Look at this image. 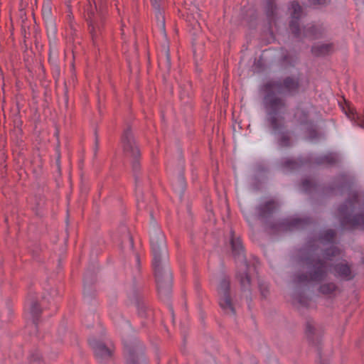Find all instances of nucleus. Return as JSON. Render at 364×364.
I'll use <instances>...</instances> for the list:
<instances>
[{
	"mask_svg": "<svg viewBox=\"0 0 364 364\" xmlns=\"http://www.w3.org/2000/svg\"><path fill=\"white\" fill-rule=\"evenodd\" d=\"M316 248L310 244L304 250L300 257L302 266L306 269V272L296 273L294 275V282L298 284L321 283L328 275L329 267L327 261L338 256L341 250L337 247H331L323 251V257L321 258L315 254Z\"/></svg>",
	"mask_w": 364,
	"mask_h": 364,
	"instance_id": "obj_1",
	"label": "nucleus"
},
{
	"mask_svg": "<svg viewBox=\"0 0 364 364\" xmlns=\"http://www.w3.org/2000/svg\"><path fill=\"white\" fill-rule=\"evenodd\" d=\"M151 245L154 255L153 268L159 295L161 299L169 296L172 289V274L170 269L163 266L161 256L166 253L165 237L161 231H157L151 237Z\"/></svg>",
	"mask_w": 364,
	"mask_h": 364,
	"instance_id": "obj_2",
	"label": "nucleus"
},
{
	"mask_svg": "<svg viewBox=\"0 0 364 364\" xmlns=\"http://www.w3.org/2000/svg\"><path fill=\"white\" fill-rule=\"evenodd\" d=\"M340 224L343 229L364 228V198L358 193H352L338 209Z\"/></svg>",
	"mask_w": 364,
	"mask_h": 364,
	"instance_id": "obj_3",
	"label": "nucleus"
},
{
	"mask_svg": "<svg viewBox=\"0 0 364 364\" xmlns=\"http://www.w3.org/2000/svg\"><path fill=\"white\" fill-rule=\"evenodd\" d=\"M264 106L267 111L266 120L268 126H272L274 129L283 125L285 117L282 114L286 109L285 100L277 95V92H267L264 97Z\"/></svg>",
	"mask_w": 364,
	"mask_h": 364,
	"instance_id": "obj_4",
	"label": "nucleus"
},
{
	"mask_svg": "<svg viewBox=\"0 0 364 364\" xmlns=\"http://www.w3.org/2000/svg\"><path fill=\"white\" fill-rule=\"evenodd\" d=\"M121 142L124 154L131 160L132 172L135 181L137 182L139 179L138 173L141 170V151L129 126L124 130Z\"/></svg>",
	"mask_w": 364,
	"mask_h": 364,
	"instance_id": "obj_5",
	"label": "nucleus"
},
{
	"mask_svg": "<svg viewBox=\"0 0 364 364\" xmlns=\"http://www.w3.org/2000/svg\"><path fill=\"white\" fill-rule=\"evenodd\" d=\"M230 244L234 258L238 262H240V270L237 273L236 278L239 281L242 291H250L251 279L247 272L249 264L245 259L242 242L239 238H235L232 231H231Z\"/></svg>",
	"mask_w": 364,
	"mask_h": 364,
	"instance_id": "obj_6",
	"label": "nucleus"
},
{
	"mask_svg": "<svg viewBox=\"0 0 364 364\" xmlns=\"http://www.w3.org/2000/svg\"><path fill=\"white\" fill-rule=\"evenodd\" d=\"M96 360L101 363H107L112 360L114 348L105 343L102 339L96 336H92L88 340Z\"/></svg>",
	"mask_w": 364,
	"mask_h": 364,
	"instance_id": "obj_7",
	"label": "nucleus"
},
{
	"mask_svg": "<svg viewBox=\"0 0 364 364\" xmlns=\"http://www.w3.org/2000/svg\"><path fill=\"white\" fill-rule=\"evenodd\" d=\"M323 330L321 326L316 323L313 319L309 318L306 321L305 335L309 342L313 346L317 347L318 355H320V350L318 346L321 342Z\"/></svg>",
	"mask_w": 364,
	"mask_h": 364,
	"instance_id": "obj_8",
	"label": "nucleus"
},
{
	"mask_svg": "<svg viewBox=\"0 0 364 364\" xmlns=\"http://www.w3.org/2000/svg\"><path fill=\"white\" fill-rule=\"evenodd\" d=\"M272 131V133L277 135L278 144L280 146L288 147L291 145V136L290 132L287 129L286 120H283V125L279 127L277 129H274L272 126H269Z\"/></svg>",
	"mask_w": 364,
	"mask_h": 364,
	"instance_id": "obj_9",
	"label": "nucleus"
},
{
	"mask_svg": "<svg viewBox=\"0 0 364 364\" xmlns=\"http://www.w3.org/2000/svg\"><path fill=\"white\" fill-rule=\"evenodd\" d=\"M277 203L274 200H269L257 206L256 210L259 220L269 218L277 210Z\"/></svg>",
	"mask_w": 364,
	"mask_h": 364,
	"instance_id": "obj_10",
	"label": "nucleus"
},
{
	"mask_svg": "<svg viewBox=\"0 0 364 364\" xmlns=\"http://www.w3.org/2000/svg\"><path fill=\"white\" fill-rule=\"evenodd\" d=\"M127 353V364H146L144 353L138 348L125 346Z\"/></svg>",
	"mask_w": 364,
	"mask_h": 364,
	"instance_id": "obj_11",
	"label": "nucleus"
},
{
	"mask_svg": "<svg viewBox=\"0 0 364 364\" xmlns=\"http://www.w3.org/2000/svg\"><path fill=\"white\" fill-rule=\"evenodd\" d=\"M333 270L336 277L346 281L352 280L355 277L350 267L347 263H338L335 264Z\"/></svg>",
	"mask_w": 364,
	"mask_h": 364,
	"instance_id": "obj_12",
	"label": "nucleus"
},
{
	"mask_svg": "<svg viewBox=\"0 0 364 364\" xmlns=\"http://www.w3.org/2000/svg\"><path fill=\"white\" fill-rule=\"evenodd\" d=\"M219 306L225 314L235 316L236 311L230 294L219 296Z\"/></svg>",
	"mask_w": 364,
	"mask_h": 364,
	"instance_id": "obj_13",
	"label": "nucleus"
},
{
	"mask_svg": "<svg viewBox=\"0 0 364 364\" xmlns=\"http://www.w3.org/2000/svg\"><path fill=\"white\" fill-rule=\"evenodd\" d=\"M339 161L338 156L334 153H328L314 158V163L316 165L333 166Z\"/></svg>",
	"mask_w": 364,
	"mask_h": 364,
	"instance_id": "obj_14",
	"label": "nucleus"
},
{
	"mask_svg": "<svg viewBox=\"0 0 364 364\" xmlns=\"http://www.w3.org/2000/svg\"><path fill=\"white\" fill-rule=\"evenodd\" d=\"M154 200L150 196L145 197L143 194H141L137 198V208L140 210L144 209L149 210V213L151 218H153L151 206L154 205Z\"/></svg>",
	"mask_w": 364,
	"mask_h": 364,
	"instance_id": "obj_15",
	"label": "nucleus"
},
{
	"mask_svg": "<svg viewBox=\"0 0 364 364\" xmlns=\"http://www.w3.org/2000/svg\"><path fill=\"white\" fill-rule=\"evenodd\" d=\"M163 0H151L153 6L156 10V17L159 28L165 35V20L162 12L160 11V4Z\"/></svg>",
	"mask_w": 364,
	"mask_h": 364,
	"instance_id": "obj_16",
	"label": "nucleus"
},
{
	"mask_svg": "<svg viewBox=\"0 0 364 364\" xmlns=\"http://www.w3.org/2000/svg\"><path fill=\"white\" fill-rule=\"evenodd\" d=\"M338 287L334 282H326L321 284L318 291L323 295H331L334 294L336 291H338Z\"/></svg>",
	"mask_w": 364,
	"mask_h": 364,
	"instance_id": "obj_17",
	"label": "nucleus"
},
{
	"mask_svg": "<svg viewBox=\"0 0 364 364\" xmlns=\"http://www.w3.org/2000/svg\"><path fill=\"white\" fill-rule=\"evenodd\" d=\"M41 312L42 309L38 302L34 299H31L30 304V313L33 317V323L35 328H37V321Z\"/></svg>",
	"mask_w": 364,
	"mask_h": 364,
	"instance_id": "obj_18",
	"label": "nucleus"
},
{
	"mask_svg": "<svg viewBox=\"0 0 364 364\" xmlns=\"http://www.w3.org/2000/svg\"><path fill=\"white\" fill-rule=\"evenodd\" d=\"M230 280L229 277H224L220 282L218 292L219 296L230 294Z\"/></svg>",
	"mask_w": 364,
	"mask_h": 364,
	"instance_id": "obj_19",
	"label": "nucleus"
},
{
	"mask_svg": "<svg viewBox=\"0 0 364 364\" xmlns=\"http://www.w3.org/2000/svg\"><path fill=\"white\" fill-rule=\"evenodd\" d=\"M294 118L299 124L302 125H305L309 122H311V120L309 119L308 112L301 108L296 109L294 113Z\"/></svg>",
	"mask_w": 364,
	"mask_h": 364,
	"instance_id": "obj_20",
	"label": "nucleus"
},
{
	"mask_svg": "<svg viewBox=\"0 0 364 364\" xmlns=\"http://www.w3.org/2000/svg\"><path fill=\"white\" fill-rule=\"evenodd\" d=\"M336 235V233L334 230L328 229L320 233L318 238L321 242L333 243L334 242Z\"/></svg>",
	"mask_w": 364,
	"mask_h": 364,
	"instance_id": "obj_21",
	"label": "nucleus"
},
{
	"mask_svg": "<svg viewBox=\"0 0 364 364\" xmlns=\"http://www.w3.org/2000/svg\"><path fill=\"white\" fill-rule=\"evenodd\" d=\"M331 46L328 44H321L314 46L312 52L316 55H326L331 50Z\"/></svg>",
	"mask_w": 364,
	"mask_h": 364,
	"instance_id": "obj_22",
	"label": "nucleus"
},
{
	"mask_svg": "<svg viewBox=\"0 0 364 364\" xmlns=\"http://www.w3.org/2000/svg\"><path fill=\"white\" fill-rule=\"evenodd\" d=\"M87 14H88L89 18H90V26H92V28L90 29V33L92 35V40L94 41L97 36V34L95 31V26H94V23H95V20L94 18V9L92 8V6L91 5L87 9Z\"/></svg>",
	"mask_w": 364,
	"mask_h": 364,
	"instance_id": "obj_23",
	"label": "nucleus"
},
{
	"mask_svg": "<svg viewBox=\"0 0 364 364\" xmlns=\"http://www.w3.org/2000/svg\"><path fill=\"white\" fill-rule=\"evenodd\" d=\"M282 166L284 168L287 169L294 170L299 168L301 164L296 160L286 159L285 161H283Z\"/></svg>",
	"mask_w": 364,
	"mask_h": 364,
	"instance_id": "obj_24",
	"label": "nucleus"
},
{
	"mask_svg": "<svg viewBox=\"0 0 364 364\" xmlns=\"http://www.w3.org/2000/svg\"><path fill=\"white\" fill-rule=\"evenodd\" d=\"M305 126L306 131L309 135V137L311 139L317 138L318 132L315 128L314 123L312 122H310L308 124H305Z\"/></svg>",
	"mask_w": 364,
	"mask_h": 364,
	"instance_id": "obj_25",
	"label": "nucleus"
},
{
	"mask_svg": "<svg viewBox=\"0 0 364 364\" xmlns=\"http://www.w3.org/2000/svg\"><path fill=\"white\" fill-rule=\"evenodd\" d=\"M291 16L293 18L298 19L301 14V7L296 2L291 4Z\"/></svg>",
	"mask_w": 364,
	"mask_h": 364,
	"instance_id": "obj_26",
	"label": "nucleus"
},
{
	"mask_svg": "<svg viewBox=\"0 0 364 364\" xmlns=\"http://www.w3.org/2000/svg\"><path fill=\"white\" fill-rule=\"evenodd\" d=\"M259 289L261 296L263 299H267L269 294V286L267 284L259 282Z\"/></svg>",
	"mask_w": 364,
	"mask_h": 364,
	"instance_id": "obj_27",
	"label": "nucleus"
},
{
	"mask_svg": "<svg viewBox=\"0 0 364 364\" xmlns=\"http://www.w3.org/2000/svg\"><path fill=\"white\" fill-rule=\"evenodd\" d=\"M284 84L288 89H294L296 87L298 82L294 78L288 77L284 80Z\"/></svg>",
	"mask_w": 364,
	"mask_h": 364,
	"instance_id": "obj_28",
	"label": "nucleus"
},
{
	"mask_svg": "<svg viewBox=\"0 0 364 364\" xmlns=\"http://www.w3.org/2000/svg\"><path fill=\"white\" fill-rule=\"evenodd\" d=\"M301 184L304 190L306 191H310L315 186L314 183L310 179H304Z\"/></svg>",
	"mask_w": 364,
	"mask_h": 364,
	"instance_id": "obj_29",
	"label": "nucleus"
},
{
	"mask_svg": "<svg viewBox=\"0 0 364 364\" xmlns=\"http://www.w3.org/2000/svg\"><path fill=\"white\" fill-rule=\"evenodd\" d=\"M295 299L302 306H306L309 304V299L304 295L298 294L296 296Z\"/></svg>",
	"mask_w": 364,
	"mask_h": 364,
	"instance_id": "obj_30",
	"label": "nucleus"
},
{
	"mask_svg": "<svg viewBox=\"0 0 364 364\" xmlns=\"http://www.w3.org/2000/svg\"><path fill=\"white\" fill-rule=\"evenodd\" d=\"M92 276L90 273H87L84 278L85 290L86 289V286L88 285L90 287L92 284Z\"/></svg>",
	"mask_w": 364,
	"mask_h": 364,
	"instance_id": "obj_31",
	"label": "nucleus"
},
{
	"mask_svg": "<svg viewBox=\"0 0 364 364\" xmlns=\"http://www.w3.org/2000/svg\"><path fill=\"white\" fill-rule=\"evenodd\" d=\"M283 224L278 223H270L269 225V228L274 231H279L282 228Z\"/></svg>",
	"mask_w": 364,
	"mask_h": 364,
	"instance_id": "obj_32",
	"label": "nucleus"
},
{
	"mask_svg": "<svg viewBox=\"0 0 364 364\" xmlns=\"http://www.w3.org/2000/svg\"><path fill=\"white\" fill-rule=\"evenodd\" d=\"M302 222H303V221H302V220H301V219H294V220H292L289 223V228H291V227H292V228H293V227H299V226H300V225H301V224L302 223Z\"/></svg>",
	"mask_w": 364,
	"mask_h": 364,
	"instance_id": "obj_33",
	"label": "nucleus"
},
{
	"mask_svg": "<svg viewBox=\"0 0 364 364\" xmlns=\"http://www.w3.org/2000/svg\"><path fill=\"white\" fill-rule=\"evenodd\" d=\"M165 61V66L166 69L168 70L171 68V61L168 50L166 51Z\"/></svg>",
	"mask_w": 364,
	"mask_h": 364,
	"instance_id": "obj_34",
	"label": "nucleus"
},
{
	"mask_svg": "<svg viewBox=\"0 0 364 364\" xmlns=\"http://www.w3.org/2000/svg\"><path fill=\"white\" fill-rule=\"evenodd\" d=\"M328 0H311L312 4L320 6L325 5L326 4L328 3Z\"/></svg>",
	"mask_w": 364,
	"mask_h": 364,
	"instance_id": "obj_35",
	"label": "nucleus"
},
{
	"mask_svg": "<svg viewBox=\"0 0 364 364\" xmlns=\"http://www.w3.org/2000/svg\"><path fill=\"white\" fill-rule=\"evenodd\" d=\"M290 26H291V28L292 31H293L294 33H296H296H298V31H299V28H298L297 25H296L294 21H292V22L291 23Z\"/></svg>",
	"mask_w": 364,
	"mask_h": 364,
	"instance_id": "obj_36",
	"label": "nucleus"
},
{
	"mask_svg": "<svg viewBox=\"0 0 364 364\" xmlns=\"http://www.w3.org/2000/svg\"><path fill=\"white\" fill-rule=\"evenodd\" d=\"M358 125L364 129V119H359L357 122Z\"/></svg>",
	"mask_w": 364,
	"mask_h": 364,
	"instance_id": "obj_37",
	"label": "nucleus"
},
{
	"mask_svg": "<svg viewBox=\"0 0 364 364\" xmlns=\"http://www.w3.org/2000/svg\"><path fill=\"white\" fill-rule=\"evenodd\" d=\"M98 143H99L98 136L97 135V132H95V146H96V149H97V148H98Z\"/></svg>",
	"mask_w": 364,
	"mask_h": 364,
	"instance_id": "obj_38",
	"label": "nucleus"
},
{
	"mask_svg": "<svg viewBox=\"0 0 364 364\" xmlns=\"http://www.w3.org/2000/svg\"><path fill=\"white\" fill-rule=\"evenodd\" d=\"M60 154H58L57 159H56V163H57V165H58V167L59 169H60Z\"/></svg>",
	"mask_w": 364,
	"mask_h": 364,
	"instance_id": "obj_39",
	"label": "nucleus"
},
{
	"mask_svg": "<svg viewBox=\"0 0 364 364\" xmlns=\"http://www.w3.org/2000/svg\"><path fill=\"white\" fill-rule=\"evenodd\" d=\"M32 358V360L33 361H37L40 359L39 356L37 355L36 356H35L34 355H32L31 357Z\"/></svg>",
	"mask_w": 364,
	"mask_h": 364,
	"instance_id": "obj_40",
	"label": "nucleus"
},
{
	"mask_svg": "<svg viewBox=\"0 0 364 364\" xmlns=\"http://www.w3.org/2000/svg\"><path fill=\"white\" fill-rule=\"evenodd\" d=\"M338 178L341 179L343 181H346V176L341 175V176H338Z\"/></svg>",
	"mask_w": 364,
	"mask_h": 364,
	"instance_id": "obj_41",
	"label": "nucleus"
},
{
	"mask_svg": "<svg viewBox=\"0 0 364 364\" xmlns=\"http://www.w3.org/2000/svg\"><path fill=\"white\" fill-rule=\"evenodd\" d=\"M343 100H344L345 103L346 104V105H347L348 107H349V102H347L345 99H343Z\"/></svg>",
	"mask_w": 364,
	"mask_h": 364,
	"instance_id": "obj_42",
	"label": "nucleus"
},
{
	"mask_svg": "<svg viewBox=\"0 0 364 364\" xmlns=\"http://www.w3.org/2000/svg\"><path fill=\"white\" fill-rule=\"evenodd\" d=\"M320 364H328V363H326V362H324V361L321 360V361H320Z\"/></svg>",
	"mask_w": 364,
	"mask_h": 364,
	"instance_id": "obj_43",
	"label": "nucleus"
},
{
	"mask_svg": "<svg viewBox=\"0 0 364 364\" xmlns=\"http://www.w3.org/2000/svg\"><path fill=\"white\" fill-rule=\"evenodd\" d=\"M139 314L144 315V311H139Z\"/></svg>",
	"mask_w": 364,
	"mask_h": 364,
	"instance_id": "obj_44",
	"label": "nucleus"
}]
</instances>
